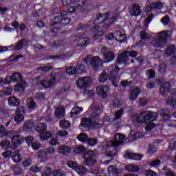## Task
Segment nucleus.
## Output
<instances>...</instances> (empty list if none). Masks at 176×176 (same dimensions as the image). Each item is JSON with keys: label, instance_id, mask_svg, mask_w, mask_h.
<instances>
[{"label": "nucleus", "instance_id": "obj_64", "mask_svg": "<svg viewBox=\"0 0 176 176\" xmlns=\"http://www.w3.org/2000/svg\"><path fill=\"white\" fill-rule=\"evenodd\" d=\"M52 175V169L47 168L45 172L42 174V176H51Z\"/></svg>", "mask_w": 176, "mask_h": 176}, {"label": "nucleus", "instance_id": "obj_59", "mask_svg": "<svg viewBox=\"0 0 176 176\" xmlns=\"http://www.w3.org/2000/svg\"><path fill=\"white\" fill-rule=\"evenodd\" d=\"M122 116H123V110L120 109V111L116 113L115 117H114L115 120H118V119H120Z\"/></svg>", "mask_w": 176, "mask_h": 176}, {"label": "nucleus", "instance_id": "obj_27", "mask_svg": "<svg viewBox=\"0 0 176 176\" xmlns=\"http://www.w3.org/2000/svg\"><path fill=\"white\" fill-rule=\"evenodd\" d=\"M141 93L139 87H135L131 91L129 98L130 100H137L138 95Z\"/></svg>", "mask_w": 176, "mask_h": 176}, {"label": "nucleus", "instance_id": "obj_7", "mask_svg": "<svg viewBox=\"0 0 176 176\" xmlns=\"http://www.w3.org/2000/svg\"><path fill=\"white\" fill-rule=\"evenodd\" d=\"M84 62L87 65H91L94 69H97L100 65H102V62H101L98 56L91 58V56H88L85 58Z\"/></svg>", "mask_w": 176, "mask_h": 176}, {"label": "nucleus", "instance_id": "obj_2", "mask_svg": "<svg viewBox=\"0 0 176 176\" xmlns=\"http://www.w3.org/2000/svg\"><path fill=\"white\" fill-rule=\"evenodd\" d=\"M98 107L96 104H92L89 108L87 112V115H90V118H85L81 121L82 127H91V129H101V124H98V120H100V116L98 113Z\"/></svg>", "mask_w": 176, "mask_h": 176}, {"label": "nucleus", "instance_id": "obj_36", "mask_svg": "<svg viewBox=\"0 0 176 176\" xmlns=\"http://www.w3.org/2000/svg\"><path fill=\"white\" fill-rule=\"evenodd\" d=\"M77 140H78L80 142H87L89 140V136L86 133H80L77 136Z\"/></svg>", "mask_w": 176, "mask_h": 176}, {"label": "nucleus", "instance_id": "obj_52", "mask_svg": "<svg viewBox=\"0 0 176 176\" xmlns=\"http://www.w3.org/2000/svg\"><path fill=\"white\" fill-rule=\"evenodd\" d=\"M14 173L15 175H21V173H23V169H21V167L16 165L14 168Z\"/></svg>", "mask_w": 176, "mask_h": 176}, {"label": "nucleus", "instance_id": "obj_63", "mask_svg": "<svg viewBox=\"0 0 176 176\" xmlns=\"http://www.w3.org/2000/svg\"><path fill=\"white\" fill-rule=\"evenodd\" d=\"M56 135H59L60 137H67V135H68V131H58L56 133Z\"/></svg>", "mask_w": 176, "mask_h": 176}, {"label": "nucleus", "instance_id": "obj_26", "mask_svg": "<svg viewBox=\"0 0 176 176\" xmlns=\"http://www.w3.org/2000/svg\"><path fill=\"white\" fill-rule=\"evenodd\" d=\"M153 20V14H151L148 16V17L146 19H142L141 21H144L142 23V26L140 27V28H144V30H146L147 27L149 25V23L151 21Z\"/></svg>", "mask_w": 176, "mask_h": 176}, {"label": "nucleus", "instance_id": "obj_53", "mask_svg": "<svg viewBox=\"0 0 176 176\" xmlns=\"http://www.w3.org/2000/svg\"><path fill=\"white\" fill-rule=\"evenodd\" d=\"M28 104L29 109H34V108L36 107V103H35L32 99H28Z\"/></svg>", "mask_w": 176, "mask_h": 176}, {"label": "nucleus", "instance_id": "obj_22", "mask_svg": "<svg viewBox=\"0 0 176 176\" xmlns=\"http://www.w3.org/2000/svg\"><path fill=\"white\" fill-rule=\"evenodd\" d=\"M55 116L58 118V119H61V118L65 116V109L64 108V106L60 105L56 108Z\"/></svg>", "mask_w": 176, "mask_h": 176}, {"label": "nucleus", "instance_id": "obj_13", "mask_svg": "<svg viewBox=\"0 0 176 176\" xmlns=\"http://www.w3.org/2000/svg\"><path fill=\"white\" fill-rule=\"evenodd\" d=\"M102 54H103V58L105 63H110L113 58H115V54L107 47H104L101 51Z\"/></svg>", "mask_w": 176, "mask_h": 176}, {"label": "nucleus", "instance_id": "obj_58", "mask_svg": "<svg viewBox=\"0 0 176 176\" xmlns=\"http://www.w3.org/2000/svg\"><path fill=\"white\" fill-rule=\"evenodd\" d=\"M155 75H156V73H155L154 71L152 69L148 70L146 72V76L147 78H148V79L155 78Z\"/></svg>", "mask_w": 176, "mask_h": 176}, {"label": "nucleus", "instance_id": "obj_40", "mask_svg": "<svg viewBox=\"0 0 176 176\" xmlns=\"http://www.w3.org/2000/svg\"><path fill=\"white\" fill-rule=\"evenodd\" d=\"M78 8L77 6L70 7L68 8V10L66 12L65 11L63 12L61 14L62 16H67L68 14L72 13L73 12L78 10Z\"/></svg>", "mask_w": 176, "mask_h": 176}, {"label": "nucleus", "instance_id": "obj_21", "mask_svg": "<svg viewBox=\"0 0 176 176\" xmlns=\"http://www.w3.org/2000/svg\"><path fill=\"white\" fill-rule=\"evenodd\" d=\"M142 155L134 153H126L124 157V159H131L132 160H141L142 159Z\"/></svg>", "mask_w": 176, "mask_h": 176}, {"label": "nucleus", "instance_id": "obj_9", "mask_svg": "<svg viewBox=\"0 0 176 176\" xmlns=\"http://www.w3.org/2000/svg\"><path fill=\"white\" fill-rule=\"evenodd\" d=\"M129 57H137V52L131 51V52L129 51L122 52L120 55H119L117 63L118 64H124L129 61Z\"/></svg>", "mask_w": 176, "mask_h": 176}, {"label": "nucleus", "instance_id": "obj_45", "mask_svg": "<svg viewBox=\"0 0 176 176\" xmlns=\"http://www.w3.org/2000/svg\"><path fill=\"white\" fill-rule=\"evenodd\" d=\"M12 159L14 163H20L23 157H21V155L20 154H14L12 155Z\"/></svg>", "mask_w": 176, "mask_h": 176}, {"label": "nucleus", "instance_id": "obj_51", "mask_svg": "<svg viewBox=\"0 0 176 176\" xmlns=\"http://www.w3.org/2000/svg\"><path fill=\"white\" fill-rule=\"evenodd\" d=\"M9 49H12L13 50H14V46L13 45H11L10 46H1L0 53H2V52H8Z\"/></svg>", "mask_w": 176, "mask_h": 176}, {"label": "nucleus", "instance_id": "obj_54", "mask_svg": "<svg viewBox=\"0 0 176 176\" xmlns=\"http://www.w3.org/2000/svg\"><path fill=\"white\" fill-rule=\"evenodd\" d=\"M161 23L163 24V25H167L168 23H170V17L168 15L164 16L161 19Z\"/></svg>", "mask_w": 176, "mask_h": 176}, {"label": "nucleus", "instance_id": "obj_42", "mask_svg": "<svg viewBox=\"0 0 176 176\" xmlns=\"http://www.w3.org/2000/svg\"><path fill=\"white\" fill-rule=\"evenodd\" d=\"M151 37L152 36H151V34L149 33H148V32L146 30H143L140 33V38L143 41H145V39H150V38H151Z\"/></svg>", "mask_w": 176, "mask_h": 176}, {"label": "nucleus", "instance_id": "obj_30", "mask_svg": "<svg viewBox=\"0 0 176 176\" xmlns=\"http://www.w3.org/2000/svg\"><path fill=\"white\" fill-rule=\"evenodd\" d=\"M161 174L166 176H175V173L166 166L161 170Z\"/></svg>", "mask_w": 176, "mask_h": 176}, {"label": "nucleus", "instance_id": "obj_60", "mask_svg": "<svg viewBox=\"0 0 176 176\" xmlns=\"http://www.w3.org/2000/svg\"><path fill=\"white\" fill-rule=\"evenodd\" d=\"M2 155H3V157L7 159V157H10V156L12 157L13 151H6L3 152Z\"/></svg>", "mask_w": 176, "mask_h": 176}, {"label": "nucleus", "instance_id": "obj_49", "mask_svg": "<svg viewBox=\"0 0 176 176\" xmlns=\"http://www.w3.org/2000/svg\"><path fill=\"white\" fill-rule=\"evenodd\" d=\"M86 151V147L84 146H79L78 147L74 148V153H82V152H85Z\"/></svg>", "mask_w": 176, "mask_h": 176}, {"label": "nucleus", "instance_id": "obj_47", "mask_svg": "<svg viewBox=\"0 0 176 176\" xmlns=\"http://www.w3.org/2000/svg\"><path fill=\"white\" fill-rule=\"evenodd\" d=\"M53 176H65V172L61 169H57L53 171Z\"/></svg>", "mask_w": 176, "mask_h": 176}, {"label": "nucleus", "instance_id": "obj_1", "mask_svg": "<svg viewBox=\"0 0 176 176\" xmlns=\"http://www.w3.org/2000/svg\"><path fill=\"white\" fill-rule=\"evenodd\" d=\"M157 114L155 112L145 111L140 114L131 116V120L133 123H145L147 124L145 127L146 131L152 130L155 127V123L152 122L156 119Z\"/></svg>", "mask_w": 176, "mask_h": 176}, {"label": "nucleus", "instance_id": "obj_16", "mask_svg": "<svg viewBox=\"0 0 176 176\" xmlns=\"http://www.w3.org/2000/svg\"><path fill=\"white\" fill-rule=\"evenodd\" d=\"M76 2H78V6H85L86 0H63L62 4L63 6H67L68 5H74V3H76Z\"/></svg>", "mask_w": 176, "mask_h": 176}, {"label": "nucleus", "instance_id": "obj_3", "mask_svg": "<svg viewBox=\"0 0 176 176\" xmlns=\"http://www.w3.org/2000/svg\"><path fill=\"white\" fill-rule=\"evenodd\" d=\"M124 138L126 137L120 133H116L114 137L113 140L112 141H110L107 144V156H109L112 159H113V156L116 155V146L118 145H120L123 144L124 141Z\"/></svg>", "mask_w": 176, "mask_h": 176}, {"label": "nucleus", "instance_id": "obj_35", "mask_svg": "<svg viewBox=\"0 0 176 176\" xmlns=\"http://www.w3.org/2000/svg\"><path fill=\"white\" fill-rule=\"evenodd\" d=\"M78 46L82 47L85 45H89V39L87 38H80L77 39Z\"/></svg>", "mask_w": 176, "mask_h": 176}, {"label": "nucleus", "instance_id": "obj_28", "mask_svg": "<svg viewBox=\"0 0 176 176\" xmlns=\"http://www.w3.org/2000/svg\"><path fill=\"white\" fill-rule=\"evenodd\" d=\"M76 173L78 174V175L83 176L85 174L87 173V169H86V167L82 165L77 166L76 167V169H74Z\"/></svg>", "mask_w": 176, "mask_h": 176}, {"label": "nucleus", "instance_id": "obj_23", "mask_svg": "<svg viewBox=\"0 0 176 176\" xmlns=\"http://www.w3.org/2000/svg\"><path fill=\"white\" fill-rule=\"evenodd\" d=\"M58 152L59 155H61L62 156H65V155H68V153H70L71 148H69L65 145H61L58 148Z\"/></svg>", "mask_w": 176, "mask_h": 176}, {"label": "nucleus", "instance_id": "obj_44", "mask_svg": "<svg viewBox=\"0 0 176 176\" xmlns=\"http://www.w3.org/2000/svg\"><path fill=\"white\" fill-rule=\"evenodd\" d=\"M77 71L75 67L70 66L66 69V73L67 75H75L76 74Z\"/></svg>", "mask_w": 176, "mask_h": 176}, {"label": "nucleus", "instance_id": "obj_5", "mask_svg": "<svg viewBox=\"0 0 176 176\" xmlns=\"http://www.w3.org/2000/svg\"><path fill=\"white\" fill-rule=\"evenodd\" d=\"M155 36L157 39L153 40L151 45L154 46V47H163L166 46V43H167L168 38L171 36V31L164 30L155 34Z\"/></svg>", "mask_w": 176, "mask_h": 176}, {"label": "nucleus", "instance_id": "obj_57", "mask_svg": "<svg viewBox=\"0 0 176 176\" xmlns=\"http://www.w3.org/2000/svg\"><path fill=\"white\" fill-rule=\"evenodd\" d=\"M23 48V38H21L19 42L14 46V50H20Z\"/></svg>", "mask_w": 176, "mask_h": 176}, {"label": "nucleus", "instance_id": "obj_18", "mask_svg": "<svg viewBox=\"0 0 176 176\" xmlns=\"http://www.w3.org/2000/svg\"><path fill=\"white\" fill-rule=\"evenodd\" d=\"M129 13L132 16H140L141 14V8H140V5L133 4L129 8Z\"/></svg>", "mask_w": 176, "mask_h": 176}, {"label": "nucleus", "instance_id": "obj_62", "mask_svg": "<svg viewBox=\"0 0 176 176\" xmlns=\"http://www.w3.org/2000/svg\"><path fill=\"white\" fill-rule=\"evenodd\" d=\"M146 176H157V173L152 170H147L145 172Z\"/></svg>", "mask_w": 176, "mask_h": 176}, {"label": "nucleus", "instance_id": "obj_19", "mask_svg": "<svg viewBox=\"0 0 176 176\" xmlns=\"http://www.w3.org/2000/svg\"><path fill=\"white\" fill-rule=\"evenodd\" d=\"M8 105L11 108L13 107H19L20 105L21 101L20 99L16 98V96H10L8 100Z\"/></svg>", "mask_w": 176, "mask_h": 176}, {"label": "nucleus", "instance_id": "obj_33", "mask_svg": "<svg viewBox=\"0 0 176 176\" xmlns=\"http://www.w3.org/2000/svg\"><path fill=\"white\" fill-rule=\"evenodd\" d=\"M159 113L162 115V116H163L164 119H165L166 120H167V119H170V111H168V109H163L160 110Z\"/></svg>", "mask_w": 176, "mask_h": 176}, {"label": "nucleus", "instance_id": "obj_39", "mask_svg": "<svg viewBox=\"0 0 176 176\" xmlns=\"http://www.w3.org/2000/svg\"><path fill=\"white\" fill-rule=\"evenodd\" d=\"M150 167H159L162 164L160 160H154L148 162Z\"/></svg>", "mask_w": 176, "mask_h": 176}, {"label": "nucleus", "instance_id": "obj_24", "mask_svg": "<svg viewBox=\"0 0 176 176\" xmlns=\"http://www.w3.org/2000/svg\"><path fill=\"white\" fill-rule=\"evenodd\" d=\"M56 23L59 24H63V25H67L71 23V19L69 18L64 17V16H56L55 17Z\"/></svg>", "mask_w": 176, "mask_h": 176}, {"label": "nucleus", "instance_id": "obj_15", "mask_svg": "<svg viewBox=\"0 0 176 176\" xmlns=\"http://www.w3.org/2000/svg\"><path fill=\"white\" fill-rule=\"evenodd\" d=\"M162 8H163V3H162V1L151 3L146 7V12L148 13L151 12V10H153L154 9L160 10Z\"/></svg>", "mask_w": 176, "mask_h": 176}, {"label": "nucleus", "instance_id": "obj_41", "mask_svg": "<svg viewBox=\"0 0 176 176\" xmlns=\"http://www.w3.org/2000/svg\"><path fill=\"white\" fill-rule=\"evenodd\" d=\"M9 133L6 132V128L5 126L0 124V138H3V137H8Z\"/></svg>", "mask_w": 176, "mask_h": 176}, {"label": "nucleus", "instance_id": "obj_56", "mask_svg": "<svg viewBox=\"0 0 176 176\" xmlns=\"http://www.w3.org/2000/svg\"><path fill=\"white\" fill-rule=\"evenodd\" d=\"M9 83H12V78L10 76H7L4 79L3 78L2 85H9Z\"/></svg>", "mask_w": 176, "mask_h": 176}, {"label": "nucleus", "instance_id": "obj_34", "mask_svg": "<svg viewBox=\"0 0 176 176\" xmlns=\"http://www.w3.org/2000/svg\"><path fill=\"white\" fill-rule=\"evenodd\" d=\"M126 168L130 173H137L140 171V166L137 165H128L126 166Z\"/></svg>", "mask_w": 176, "mask_h": 176}, {"label": "nucleus", "instance_id": "obj_10", "mask_svg": "<svg viewBox=\"0 0 176 176\" xmlns=\"http://www.w3.org/2000/svg\"><path fill=\"white\" fill-rule=\"evenodd\" d=\"M76 86L79 89H87L90 85H91V78L82 77L79 78L76 82Z\"/></svg>", "mask_w": 176, "mask_h": 176}, {"label": "nucleus", "instance_id": "obj_48", "mask_svg": "<svg viewBox=\"0 0 176 176\" xmlns=\"http://www.w3.org/2000/svg\"><path fill=\"white\" fill-rule=\"evenodd\" d=\"M14 120L17 124L21 123L23 122V114H16L14 118Z\"/></svg>", "mask_w": 176, "mask_h": 176}, {"label": "nucleus", "instance_id": "obj_12", "mask_svg": "<svg viewBox=\"0 0 176 176\" xmlns=\"http://www.w3.org/2000/svg\"><path fill=\"white\" fill-rule=\"evenodd\" d=\"M55 84L56 76L54 75L48 76L41 82L42 86H43V87H46L47 89L52 87V86H54Z\"/></svg>", "mask_w": 176, "mask_h": 176}, {"label": "nucleus", "instance_id": "obj_11", "mask_svg": "<svg viewBox=\"0 0 176 176\" xmlns=\"http://www.w3.org/2000/svg\"><path fill=\"white\" fill-rule=\"evenodd\" d=\"M11 78V82L12 83H19V82H21L19 87L16 86L14 87L15 90H19V89H23V75L20 73L15 72L12 76H10ZM19 88V89H17Z\"/></svg>", "mask_w": 176, "mask_h": 176}, {"label": "nucleus", "instance_id": "obj_32", "mask_svg": "<svg viewBox=\"0 0 176 176\" xmlns=\"http://www.w3.org/2000/svg\"><path fill=\"white\" fill-rule=\"evenodd\" d=\"M83 112V107H75L72 109L70 116L72 117L74 115H79Z\"/></svg>", "mask_w": 176, "mask_h": 176}, {"label": "nucleus", "instance_id": "obj_43", "mask_svg": "<svg viewBox=\"0 0 176 176\" xmlns=\"http://www.w3.org/2000/svg\"><path fill=\"white\" fill-rule=\"evenodd\" d=\"M66 164L69 168H72V170H75L78 166L76 162L73 160L67 161Z\"/></svg>", "mask_w": 176, "mask_h": 176}, {"label": "nucleus", "instance_id": "obj_38", "mask_svg": "<svg viewBox=\"0 0 176 176\" xmlns=\"http://www.w3.org/2000/svg\"><path fill=\"white\" fill-rule=\"evenodd\" d=\"M59 126L60 129H67L69 126H71V124L66 120H62L59 122Z\"/></svg>", "mask_w": 176, "mask_h": 176}, {"label": "nucleus", "instance_id": "obj_29", "mask_svg": "<svg viewBox=\"0 0 176 176\" xmlns=\"http://www.w3.org/2000/svg\"><path fill=\"white\" fill-rule=\"evenodd\" d=\"M52 137V134L48 131L41 132L39 134V138L41 141H46V140H49Z\"/></svg>", "mask_w": 176, "mask_h": 176}, {"label": "nucleus", "instance_id": "obj_46", "mask_svg": "<svg viewBox=\"0 0 176 176\" xmlns=\"http://www.w3.org/2000/svg\"><path fill=\"white\" fill-rule=\"evenodd\" d=\"M107 79H108V75L107 74V72H103L100 74L98 81L100 82V83H104Z\"/></svg>", "mask_w": 176, "mask_h": 176}, {"label": "nucleus", "instance_id": "obj_37", "mask_svg": "<svg viewBox=\"0 0 176 176\" xmlns=\"http://www.w3.org/2000/svg\"><path fill=\"white\" fill-rule=\"evenodd\" d=\"M47 129V125H46V124L41 123L38 125L36 130L38 133H39V134H41V133H43L46 131Z\"/></svg>", "mask_w": 176, "mask_h": 176}, {"label": "nucleus", "instance_id": "obj_50", "mask_svg": "<svg viewBox=\"0 0 176 176\" xmlns=\"http://www.w3.org/2000/svg\"><path fill=\"white\" fill-rule=\"evenodd\" d=\"M157 151V148H155L152 145H150L148 150L147 151V154L148 155V156H152V155H153V153H155V152H156Z\"/></svg>", "mask_w": 176, "mask_h": 176}, {"label": "nucleus", "instance_id": "obj_61", "mask_svg": "<svg viewBox=\"0 0 176 176\" xmlns=\"http://www.w3.org/2000/svg\"><path fill=\"white\" fill-rule=\"evenodd\" d=\"M87 142H88L90 146H94V145H97V140L94 138H92V139L88 138V140H87Z\"/></svg>", "mask_w": 176, "mask_h": 176}, {"label": "nucleus", "instance_id": "obj_6", "mask_svg": "<svg viewBox=\"0 0 176 176\" xmlns=\"http://www.w3.org/2000/svg\"><path fill=\"white\" fill-rule=\"evenodd\" d=\"M118 19H119V14L110 16L109 13H104L103 14L99 13L97 14V18L94 21V24H95V25H98V24H102V23H104L107 27H109V25L113 24Z\"/></svg>", "mask_w": 176, "mask_h": 176}, {"label": "nucleus", "instance_id": "obj_17", "mask_svg": "<svg viewBox=\"0 0 176 176\" xmlns=\"http://www.w3.org/2000/svg\"><path fill=\"white\" fill-rule=\"evenodd\" d=\"M107 171L109 176H118L122 173V169H118L113 165L109 166Z\"/></svg>", "mask_w": 176, "mask_h": 176}, {"label": "nucleus", "instance_id": "obj_20", "mask_svg": "<svg viewBox=\"0 0 176 176\" xmlns=\"http://www.w3.org/2000/svg\"><path fill=\"white\" fill-rule=\"evenodd\" d=\"M118 72H119V67L118 66H116L114 68V71L112 72L109 76V79L111 80L112 84L115 87L118 86V82L115 81V78L117 77Z\"/></svg>", "mask_w": 176, "mask_h": 176}, {"label": "nucleus", "instance_id": "obj_4", "mask_svg": "<svg viewBox=\"0 0 176 176\" xmlns=\"http://www.w3.org/2000/svg\"><path fill=\"white\" fill-rule=\"evenodd\" d=\"M23 143V138L20 136V135L16 134L14 135L11 139V144L10 141L8 140H3L0 142V146L1 149L6 151V149H12L14 151V149H17L19 148V145H21Z\"/></svg>", "mask_w": 176, "mask_h": 176}, {"label": "nucleus", "instance_id": "obj_8", "mask_svg": "<svg viewBox=\"0 0 176 176\" xmlns=\"http://www.w3.org/2000/svg\"><path fill=\"white\" fill-rule=\"evenodd\" d=\"M96 156V153L93 151H87L86 154L82 155V157L84 158V164L85 166H94L97 163L96 159L94 158Z\"/></svg>", "mask_w": 176, "mask_h": 176}, {"label": "nucleus", "instance_id": "obj_25", "mask_svg": "<svg viewBox=\"0 0 176 176\" xmlns=\"http://www.w3.org/2000/svg\"><path fill=\"white\" fill-rule=\"evenodd\" d=\"M115 34L116 41H117V42H120V43H122V42H126V38L124 32H116Z\"/></svg>", "mask_w": 176, "mask_h": 176}, {"label": "nucleus", "instance_id": "obj_14", "mask_svg": "<svg viewBox=\"0 0 176 176\" xmlns=\"http://www.w3.org/2000/svg\"><path fill=\"white\" fill-rule=\"evenodd\" d=\"M109 90V87L107 86V85H98L96 88V92L97 94H98V96H100V97H102V98H107L108 94L107 93H108Z\"/></svg>", "mask_w": 176, "mask_h": 176}, {"label": "nucleus", "instance_id": "obj_31", "mask_svg": "<svg viewBox=\"0 0 176 176\" xmlns=\"http://www.w3.org/2000/svg\"><path fill=\"white\" fill-rule=\"evenodd\" d=\"M166 54L167 56H174V57H176V49L174 46H169L168 47V49L166 50Z\"/></svg>", "mask_w": 176, "mask_h": 176}, {"label": "nucleus", "instance_id": "obj_55", "mask_svg": "<svg viewBox=\"0 0 176 176\" xmlns=\"http://www.w3.org/2000/svg\"><path fill=\"white\" fill-rule=\"evenodd\" d=\"M42 146V144H41L39 142H34L32 144V148L34 151H38V149H40Z\"/></svg>", "mask_w": 176, "mask_h": 176}]
</instances>
